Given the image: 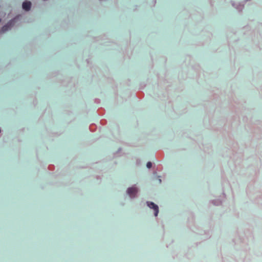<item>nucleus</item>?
I'll list each match as a JSON object with an SVG mask.
<instances>
[{"mask_svg": "<svg viewBox=\"0 0 262 262\" xmlns=\"http://www.w3.org/2000/svg\"><path fill=\"white\" fill-rule=\"evenodd\" d=\"M152 163L150 162H148L146 164V166L148 168H150L151 167Z\"/></svg>", "mask_w": 262, "mask_h": 262, "instance_id": "obj_5", "label": "nucleus"}, {"mask_svg": "<svg viewBox=\"0 0 262 262\" xmlns=\"http://www.w3.org/2000/svg\"><path fill=\"white\" fill-rule=\"evenodd\" d=\"M127 192L128 194L131 198H134V197H135V196L138 192V189L135 187H132L128 188Z\"/></svg>", "mask_w": 262, "mask_h": 262, "instance_id": "obj_3", "label": "nucleus"}, {"mask_svg": "<svg viewBox=\"0 0 262 262\" xmlns=\"http://www.w3.org/2000/svg\"><path fill=\"white\" fill-rule=\"evenodd\" d=\"M147 206L150 208H152L153 209L155 213V215L156 216L158 215V214L159 213V208H158V206L156 205L155 203H154L153 202H147Z\"/></svg>", "mask_w": 262, "mask_h": 262, "instance_id": "obj_1", "label": "nucleus"}, {"mask_svg": "<svg viewBox=\"0 0 262 262\" xmlns=\"http://www.w3.org/2000/svg\"><path fill=\"white\" fill-rule=\"evenodd\" d=\"M31 6V3L30 2H25L23 4V8L26 11H29Z\"/></svg>", "mask_w": 262, "mask_h": 262, "instance_id": "obj_4", "label": "nucleus"}, {"mask_svg": "<svg viewBox=\"0 0 262 262\" xmlns=\"http://www.w3.org/2000/svg\"><path fill=\"white\" fill-rule=\"evenodd\" d=\"M14 21L15 19H13L8 22L6 25L3 27V28L1 29V32L2 33H4L6 31H8L9 29H10L12 26L14 25Z\"/></svg>", "mask_w": 262, "mask_h": 262, "instance_id": "obj_2", "label": "nucleus"}]
</instances>
